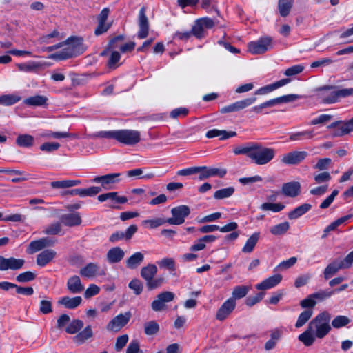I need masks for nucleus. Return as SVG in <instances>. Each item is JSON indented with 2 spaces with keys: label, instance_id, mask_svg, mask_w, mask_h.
Returning a JSON list of instances; mask_svg holds the SVG:
<instances>
[{
  "label": "nucleus",
  "instance_id": "obj_4",
  "mask_svg": "<svg viewBox=\"0 0 353 353\" xmlns=\"http://www.w3.org/2000/svg\"><path fill=\"white\" fill-rule=\"evenodd\" d=\"M83 39L78 37H70L64 42L54 45L57 49L68 45V47L63 48L61 51L54 53L50 56V58L58 60H65L75 56L80 46L82 45Z\"/></svg>",
  "mask_w": 353,
  "mask_h": 353
},
{
  "label": "nucleus",
  "instance_id": "obj_26",
  "mask_svg": "<svg viewBox=\"0 0 353 353\" xmlns=\"http://www.w3.org/2000/svg\"><path fill=\"white\" fill-rule=\"evenodd\" d=\"M144 261V255L141 252H137L132 254L125 261V265L128 269H137Z\"/></svg>",
  "mask_w": 353,
  "mask_h": 353
},
{
  "label": "nucleus",
  "instance_id": "obj_62",
  "mask_svg": "<svg viewBox=\"0 0 353 353\" xmlns=\"http://www.w3.org/2000/svg\"><path fill=\"white\" fill-rule=\"evenodd\" d=\"M333 294L334 292L327 290H320L317 292L311 294V296L313 297L314 300L317 299L319 301H323L327 298H330Z\"/></svg>",
  "mask_w": 353,
  "mask_h": 353
},
{
  "label": "nucleus",
  "instance_id": "obj_37",
  "mask_svg": "<svg viewBox=\"0 0 353 353\" xmlns=\"http://www.w3.org/2000/svg\"><path fill=\"white\" fill-rule=\"evenodd\" d=\"M21 100V97L17 94H3L0 96V105L9 106L14 105Z\"/></svg>",
  "mask_w": 353,
  "mask_h": 353
},
{
  "label": "nucleus",
  "instance_id": "obj_31",
  "mask_svg": "<svg viewBox=\"0 0 353 353\" xmlns=\"http://www.w3.org/2000/svg\"><path fill=\"white\" fill-rule=\"evenodd\" d=\"M236 135V132L230 131L227 132L226 130H220L217 129H212L207 132L206 137L208 138H214L220 137L221 140H225L230 137H235Z\"/></svg>",
  "mask_w": 353,
  "mask_h": 353
},
{
  "label": "nucleus",
  "instance_id": "obj_52",
  "mask_svg": "<svg viewBox=\"0 0 353 353\" xmlns=\"http://www.w3.org/2000/svg\"><path fill=\"white\" fill-rule=\"evenodd\" d=\"M168 223L167 219L164 218H156L154 219L144 220L142 221L143 225H148L151 229L156 228Z\"/></svg>",
  "mask_w": 353,
  "mask_h": 353
},
{
  "label": "nucleus",
  "instance_id": "obj_45",
  "mask_svg": "<svg viewBox=\"0 0 353 353\" xmlns=\"http://www.w3.org/2000/svg\"><path fill=\"white\" fill-rule=\"evenodd\" d=\"M290 228V224L285 221L276 225L272 226L270 228V232L273 235L279 236L284 234Z\"/></svg>",
  "mask_w": 353,
  "mask_h": 353
},
{
  "label": "nucleus",
  "instance_id": "obj_19",
  "mask_svg": "<svg viewBox=\"0 0 353 353\" xmlns=\"http://www.w3.org/2000/svg\"><path fill=\"white\" fill-rule=\"evenodd\" d=\"M57 252L54 250H44L37 255V264L40 267H44L50 263L57 256Z\"/></svg>",
  "mask_w": 353,
  "mask_h": 353
},
{
  "label": "nucleus",
  "instance_id": "obj_61",
  "mask_svg": "<svg viewBox=\"0 0 353 353\" xmlns=\"http://www.w3.org/2000/svg\"><path fill=\"white\" fill-rule=\"evenodd\" d=\"M39 312L43 314H48L52 312V302L49 300H42L40 302Z\"/></svg>",
  "mask_w": 353,
  "mask_h": 353
},
{
  "label": "nucleus",
  "instance_id": "obj_6",
  "mask_svg": "<svg viewBox=\"0 0 353 353\" xmlns=\"http://www.w3.org/2000/svg\"><path fill=\"white\" fill-rule=\"evenodd\" d=\"M272 39L270 37H261L256 41L248 44V50L253 54H261L270 50L272 47Z\"/></svg>",
  "mask_w": 353,
  "mask_h": 353
},
{
  "label": "nucleus",
  "instance_id": "obj_20",
  "mask_svg": "<svg viewBox=\"0 0 353 353\" xmlns=\"http://www.w3.org/2000/svg\"><path fill=\"white\" fill-rule=\"evenodd\" d=\"M282 192L290 197H295L301 192V184L298 181L285 183L283 185Z\"/></svg>",
  "mask_w": 353,
  "mask_h": 353
},
{
  "label": "nucleus",
  "instance_id": "obj_33",
  "mask_svg": "<svg viewBox=\"0 0 353 353\" xmlns=\"http://www.w3.org/2000/svg\"><path fill=\"white\" fill-rule=\"evenodd\" d=\"M314 137L313 130H304L301 132H292L289 135V141H299L305 139H311Z\"/></svg>",
  "mask_w": 353,
  "mask_h": 353
},
{
  "label": "nucleus",
  "instance_id": "obj_24",
  "mask_svg": "<svg viewBox=\"0 0 353 353\" xmlns=\"http://www.w3.org/2000/svg\"><path fill=\"white\" fill-rule=\"evenodd\" d=\"M290 82V79H283L281 80H279L278 81H276L272 84L267 85L264 87H262L257 90L255 92L256 94H264L266 93H269L270 92H272L282 86L285 85L286 84L289 83Z\"/></svg>",
  "mask_w": 353,
  "mask_h": 353
},
{
  "label": "nucleus",
  "instance_id": "obj_58",
  "mask_svg": "<svg viewBox=\"0 0 353 353\" xmlns=\"http://www.w3.org/2000/svg\"><path fill=\"white\" fill-rule=\"evenodd\" d=\"M128 340L129 337L128 334H123L118 336L114 345L115 350L117 352L121 351L126 345Z\"/></svg>",
  "mask_w": 353,
  "mask_h": 353
},
{
  "label": "nucleus",
  "instance_id": "obj_30",
  "mask_svg": "<svg viewBox=\"0 0 353 353\" xmlns=\"http://www.w3.org/2000/svg\"><path fill=\"white\" fill-rule=\"evenodd\" d=\"M157 267L154 264H148L141 270V276L145 280V283L154 278L157 273Z\"/></svg>",
  "mask_w": 353,
  "mask_h": 353
},
{
  "label": "nucleus",
  "instance_id": "obj_57",
  "mask_svg": "<svg viewBox=\"0 0 353 353\" xmlns=\"http://www.w3.org/2000/svg\"><path fill=\"white\" fill-rule=\"evenodd\" d=\"M314 179L316 183L321 184V183H326L329 182L331 180L332 176H331L330 172H323L314 174Z\"/></svg>",
  "mask_w": 353,
  "mask_h": 353
},
{
  "label": "nucleus",
  "instance_id": "obj_60",
  "mask_svg": "<svg viewBox=\"0 0 353 353\" xmlns=\"http://www.w3.org/2000/svg\"><path fill=\"white\" fill-rule=\"evenodd\" d=\"M60 147V144L57 142H46L40 145L41 150L46 152H52L57 150Z\"/></svg>",
  "mask_w": 353,
  "mask_h": 353
},
{
  "label": "nucleus",
  "instance_id": "obj_44",
  "mask_svg": "<svg viewBox=\"0 0 353 353\" xmlns=\"http://www.w3.org/2000/svg\"><path fill=\"white\" fill-rule=\"evenodd\" d=\"M313 312L312 310H306L302 312L296 322L295 327L299 328L303 326L312 317Z\"/></svg>",
  "mask_w": 353,
  "mask_h": 353
},
{
  "label": "nucleus",
  "instance_id": "obj_13",
  "mask_svg": "<svg viewBox=\"0 0 353 353\" xmlns=\"http://www.w3.org/2000/svg\"><path fill=\"white\" fill-rule=\"evenodd\" d=\"M145 12L146 8L145 6H143L139 12L138 25L139 30L137 33V37L141 39L147 37L149 32V21Z\"/></svg>",
  "mask_w": 353,
  "mask_h": 353
},
{
  "label": "nucleus",
  "instance_id": "obj_12",
  "mask_svg": "<svg viewBox=\"0 0 353 353\" xmlns=\"http://www.w3.org/2000/svg\"><path fill=\"white\" fill-rule=\"evenodd\" d=\"M25 263L22 259H16L14 257L5 258L0 255V271H6L8 270H17L21 269Z\"/></svg>",
  "mask_w": 353,
  "mask_h": 353
},
{
  "label": "nucleus",
  "instance_id": "obj_25",
  "mask_svg": "<svg viewBox=\"0 0 353 353\" xmlns=\"http://www.w3.org/2000/svg\"><path fill=\"white\" fill-rule=\"evenodd\" d=\"M68 290L72 294L81 293L84 290L79 276L74 275L68 279L67 282Z\"/></svg>",
  "mask_w": 353,
  "mask_h": 353
},
{
  "label": "nucleus",
  "instance_id": "obj_32",
  "mask_svg": "<svg viewBox=\"0 0 353 353\" xmlns=\"http://www.w3.org/2000/svg\"><path fill=\"white\" fill-rule=\"evenodd\" d=\"M311 208L312 205L309 203L302 204L290 212L288 216L291 220L296 219L307 212Z\"/></svg>",
  "mask_w": 353,
  "mask_h": 353
},
{
  "label": "nucleus",
  "instance_id": "obj_51",
  "mask_svg": "<svg viewBox=\"0 0 353 353\" xmlns=\"http://www.w3.org/2000/svg\"><path fill=\"white\" fill-rule=\"evenodd\" d=\"M285 205L281 203H264L261 205L262 210L268 211L270 210L274 212H278L283 210Z\"/></svg>",
  "mask_w": 353,
  "mask_h": 353
},
{
  "label": "nucleus",
  "instance_id": "obj_47",
  "mask_svg": "<svg viewBox=\"0 0 353 353\" xmlns=\"http://www.w3.org/2000/svg\"><path fill=\"white\" fill-rule=\"evenodd\" d=\"M191 32L197 39L203 38L205 36V31L202 24L196 19L192 27Z\"/></svg>",
  "mask_w": 353,
  "mask_h": 353
},
{
  "label": "nucleus",
  "instance_id": "obj_56",
  "mask_svg": "<svg viewBox=\"0 0 353 353\" xmlns=\"http://www.w3.org/2000/svg\"><path fill=\"white\" fill-rule=\"evenodd\" d=\"M61 224L59 222L53 223L48 225L43 230V233L48 235H56L61 232Z\"/></svg>",
  "mask_w": 353,
  "mask_h": 353
},
{
  "label": "nucleus",
  "instance_id": "obj_53",
  "mask_svg": "<svg viewBox=\"0 0 353 353\" xmlns=\"http://www.w3.org/2000/svg\"><path fill=\"white\" fill-rule=\"evenodd\" d=\"M130 289L133 290L135 295H139L141 294L143 290V283L138 279H132L128 284Z\"/></svg>",
  "mask_w": 353,
  "mask_h": 353
},
{
  "label": "nucleus",
  "instance_id": "obj_64",
  "mask_svg": "<svg viewBox=\"0 0 353 353\" xmlns=\"http://www.w3.org/2000/svg\"><path fill=\"white\" fill-rule=\"evenodd\" d=\"M126 353H143L140 349L139 342L137 340H132L126 349Z\"/></svg>",
  "mask_w": 353,
  "mask_h": 353
},
{
  "label": "nucleus",
  "instance_id": "obj_1",
  "mask_svg": "<svg viewBox=\"0 0 353 353\" xmlns=\"http://www.w3.org/2000/svg\"><path fill=\"white\" fill-rule=\"evenodd\" d=\"M330 320L331 314L327 311L318 314L309 323L305 331L299 336V340L309 347L314 344L316 339H323L332 330Z\"/></svg>",
  "mask_w": 353,
  "mask_h": 353
},
{
  "label": "nucleus",
  "instance_id": "obj_17",
  "mask_svg": "<svg viewBox=\"0 0 353 353\" xmlns=\"http://www.w3.org/2000/svg\"><path fill=\"white\" fill-rule=\"evenodd\" d=\"M307 156L305 151H293L285 154L281 162L286 165H297L302 162Z\"/></svg>",
  "mask_w": 353,
  "mask_h": 353
},
{
  "label": "nucleus",
  "instance_id": "obj_18",
  "mask_svg": "<svg viewBox=\"0 0 353 353\" xmlns=\"http://www.w3.org/2000/svg\"><path fill=\"white\" fill-rule=\"evenodd\" d=\"M347 269L342 259H336L329 263L323 271V276L325 279H328L340 270Z\"/></svg>",
  "mask_w": 353,
  "mask_h": 353
},
{
  "label": "nucleus",
  "instance_id": "obj_21",
  "mask_svg": "<svg viewBox=\"0 0 353 353\" xmlns=\"http://www.w3.org/2000/svg\"><path fill=\"white\" fill-rule=\"evenodd\" d=\"M282 280L281 274H275L263 281L256 285V288L259 290H265L277 285Z\"/></svg>",
  "mask_w": 353,
  "mask_h": 353
},
{
  "label": "nucleus",
  "instance_id": "obj_38",
  "mask_svg": "<svg viewBox=\"0 0 353 353\" xmlns=\"http://www.w3.org/2000/svg\"><path fill=\"white\" fill-rule=\"evenodd\" d=\"M48 99L41 95H36L26 99L23 103L30 106H41L46 103Z\"/></svg>",
  "mask_w": 353,
  "mask_h": 353
},
{
  "label": "nucleus",
  "instance_id": "obj_5",
  "mask_svg": "<svg viewBox=\"0 0 353 353\" xmlns=\"http://www.w3.org/2000/svg\"><path fill=\"white\" fill-rule=\"evenodd\" d=\"M300 97L298 94H288L283 95L279 97H276L269 101H267L259 105H256L252 108L251 110L256 114H261L263 112V110L266 108H270L275 106L276 105H279L281 103H287L292 101H294L299 99Z\"/></svg>",
  "mask_w": 353,
  "mask_h": 353
},
{
  "label": "nucleus",
  "instance_id": "obj_3",
  "mask_svg": "<svg viewBox=\"0 0 353 353\" xmlns=\"http://www.w3.org/2000/svg\"><path fill=\"white\" fill-rule=\"evenodd\" d=\"M94 137L112 139L127 145H134L141 140V133L138 130L128 129L99 131Z\"/></svg>",
  "mask_w": 353,
  "mask_h": 353
},
{
  "label": "nucleus",
  "instance_id": "obj_15",
  "mask_svg": "<svg viewBox=\"0 0 353 353\" xmlns=\"http://www.w3.org/2000/svg\"><path fill=\"white\" fill-rule=\"evenodd\" d=\"M174 294L171 292L165 291L159 294L157 299L152 301L151 304L152 309L155 312H159L164 309L165 303L173 301Z\"/></svg>",
  "mask_w": 353,
  "mask_h": 353
},
{
  "label": "nucleus",
  "instance_id": "obj_7",
  "mask_svg": "<svg viewBox=\"0 0 353 353\" xmlns=\"http://www.w3.org/2000/svg\"><path fill=\"white\" fill-rule=\"evenodd\" d=\"M190 210L188 206L181 205L171 210L172 217L167 219L168 223L170 225H181L185 222V219L188 216Z\"/></svg>",
  "mask_w": 353,
  "mask_h": 353
},
{
  "label": "nucleus",
  "instance_id": "obj_9",
  "mask_svg": "<svg viewBox=\"0 0 353 353\" xmlns=\"http://www.w3.org/2000/svg\"><path fill=\"white\" fill-rule=\"evenodd\" d=\"M121 175V173H111L96 176L92 181L94 183H101V187L104 190H110L113 188V185L115 183H117L121 181L119 179Z\"/></svg>",
  "mask_w": 353,
  "mask_h": 353
},
{
  "label": "nucleus",
  "instance_id": "obj_42",
  "mask_svg": "<svg viewBox=\"0 0 353 353\" xmlns=\"http://www.w3.org/2000/svg\"><path fill=\"white\" fill-rule=\"evenodd\" d=\"M250 290V288L246 285H237L234 288L232 291V296L230 299H234L236 301V299H240L245 297Z\"/></svg>",
  "mask_w": 353,
  "mask_h": 353
},
{
  "label": "nucleus",
  "instance_id": "obj_22",
  "mask_svg": "<svg viewBox=\"0 0 353 353\" xmlns=\"http://www.w3.org/2000/svg\"><path fill=\"white\" fill-rule=\"evenodd\" d=\"M61 223L68 227L79 225L81 222V217L79 212L63 214L61 217Z\"/></svg>",
  "mask_w": 353,
  "mask_h": 353
},
{
  "label": "nucleus",
  "instance_id": "obj_63",
  "mask_svg": "<svg viewBox=\"0 0 353 353\" xmlns=\"http://www.w3.org/2000/svg\"><path fill=\"white\" fill-rule=\"evenodd\" d=\"M100 292V288L95 284H90L84 292V297L85 299H90Z\"/></svg>",
  "mask_w": 353,
  "mask_h": 353
},
{
  "label": "nucleus",
  "instance_id": "obj_59",
  "mask_svg": "<svg viewBox=\"0 0 353 353\" xmlns=\"http://www.w3.org/2000/svg\"><path fill=\"white\" fill-rule=\"evenodd\" d=\"M332 117H333L330 114H321L318 117L311 120L310 125H314L319 124H325L329 122L332 119Z\"/></svg>",
  "mask_w": 353,
  "mask_h": 353
},
{
  "label": "nucleus",
  "instance_id": "obj_39",
  "mask_svg": "<svg viewBox=\"0 0 353 353\" xmlns=\"http://www.w3.org/2000/svg\"><path fill=\"white\" fill-rule=\"evenodd\" d=\"M34 139L32 135L30 134H20L16 139V143L23 148H28L33 145Z\"/></svg>",
  "mask_w": 353,
  "mask_h": 353
},
{
  "label": "nucleus",
  "instance_id": "obj_29",
  "mask_svg": "<svg viewBox=\"0 0 353 353\" xmlns=\"http://www.w3.org/2000/svg\"><path fill=\"white\" fill-rule=\"evenodd\" d=\"M93 336V331L91 325H87L82 331L73 337V341L79 345L84 343Z\"/></svg>",
  "mask_w": 353,
  "mask_h": 353
},
{
  "label": "nucleus",
  "instance_id": "obj_54",
  "mask_svg": "<svg viewBox=\"0 0 353 353\" xmlns=\"http://www.w3.org/2000/svg\"><path fill=\"white\" fill-rule=\"evenodd\" d=\"M36 278V274L27 271L18 274L16 277V281L19 283H27L34 280Z\"/></svg>",
  "mask_w": 353,
  "mask_h": 353
},
{
  "label": "nucleus",
  "instance_id": "obj_14",
  "mask_svg": "<svg viewBox=\"0 0 353 353\" xmlns=\"http://www.w3.org/2000/svg\"><path fill=\"white\" fill-rule=\"evenodd\" d=\"M97 199L100 202H104L110 200L112 203L108 206L111 208H119L116 204H123L128 201V199L125 196H119L117 192H108L98 196Z\"/></svg>",
  "mask_w": 353,
  "mask_h": 353
},
{
  "label": "nucleus",
  "instance_id": "obj_8",
  "mask_svg": "<svg viewBox=\"0 0 353 353\" xmlns=\"http://www.w3.org/2000/svg\"><path fill=\"white\" fill-rule=\"evenodd\" d=\"M132 317V313L128 311L114 317L107 325L106 329L110 332H117L125 326Z\"/></svg>",
  "mask_w": 353,
  "mask_h": 353
},
{
  "label": "nucleus",
  "instance_id": "obj_34",
  "mask_svg": "<svg viewBox=\"0 0 353 353\" xmlns=\"http://www.w3.org/2000/svg\"><path fill=\"white\" fill-rule=\"evenodd\" d=\"M294 0H279L278 10L281 17H287L293 6Z\"/></svg>",
  "mask_w": 353,
  "mask_h": 353
},
{
  "label": "nucleus",
  "instance_id": "obj_16",
  "mask_svg": "<svg viewBox=\"0 0 353 353\" xmlns=\"http://www.w3.org/2000/svg\"><path fill=\"white\" fill-rule=\"evenodd\" d=\"M236 305V303L234 299H227L217 310L216 319L221 321L226 319L234 311Z\"/></svg>",
  "mask_w": 353,
  "mask_h": 353
},
{
  "label": "nucleus",
  "instance_id": "obj_41",
  "mask_svg": "<svg viewBox=\"0 0 353 353\" xmlns=\"http://www.w3.org/2000/svg\"><path fill=\"white\" fill-rule=\"evenodd\" d=\"M83 322L80 319H74L70 322L65 328V332L70 334L79 333L83 327Z\"/></svg>",
  "mask_w": 353,
  "mask_h": 353
},
{
  "label": "nucleus",
  "instance_id": "obj_2",
  "mask_svg": "<svg viewBox=\"0 0 353 353\" xmlns=\"http://www.w3.org/2000/svg\"><path fill=\"white\" fill-rule=\"evenodd\" d=\"M236 155L248 156L253 163L258 165H263L272 161L276 155V150L272 148L264 146L258 142H248L234 148Z\"/></svg>",
  "mask_w": 353,
  "mask_h": 353
},
{
  "label": "nucleus",
  "instance_id": "obj_35",
  "mask_svg": "<svg viewBox=\"0 0 353 353\" xmlns=\"http://www.w3.org/2000/svg\"><path fill=\"white\" fill-rule=\"evenodd\" d=\"M260 237L259 232H254L247 240L245 244L242 248V252L244 253H250L253 251L255 245H256Z\"/></svg>",
  "mask_w": 353,
  "mask_h": 353
},
{
  "label": "nucleus",
  "instance_id": "obj_27",
  "mask_svg": "<svg viewBox=\"0 0 353 353\" xmlns=\"http://www.w3.org/2000/svg\"><path fill=\"white\" fill-rule=\"evenodd\" d=\"M99 266L95 263H89L79 270L81 276L93 278L99 274Z\"/></svg>",
  "mask_w": 353,
  "mask_h": 353
},
{
  "label": "nucleus",
  "instance_id": "obj_48",
  "mask_svg": "<svg viewBox=\"0 0 353 353\" xmlns=\"http://www.w3.org/2000/svg\"><path fill=\"white\" fill-rule=\"evenodd\" d=\"M159 330V324L154 321H150L144 324V332L146 335H154Z\"/></svg>",
  "mask_w": 353,
  "mask_h": 353
},
{
  "label": "nucleus",
  "instance_id": "obj_40",
  "mask_svg": "<svg viewBox=\"0 0 353 353\" xmlns=\"http://www.w3.org/2000/svg\"><path fill=\"white\" fill-rule=\"evenodd\" d=\"M41 65L35 61H28L24 63H19L17 65L19 70L26 72H31L37 71L39 68H41Z\"/></svg>",
  "mask_w": 353,
  "mask_h": 353
},
{
  "label": "nucleus",
  "instance_id": "obj_36",
  "mask_svg": "<svg viewBox=\"0 0 353 353\" xmlns=\"http://www.w3.org/2000/svg\"><path fill=\"white\" fill-rule=\"evenodd\" d=\"M327 128L332 130V136L334 137H342L347 134L343 127L342 121H338L331 123L327 126Z\"/></svg>",
  "mask_w": 353,
  "mask_h": 353
},
{
  "label": "nucleus",
  "instance_id": "obj_55",
  "mask_svg": "<svg viewBox=\"0 0 353 353\" xmlns=\"http://www.w3.org/2000/svg\"><path fill=\"white\" fill-rule=\"evenodd\" d=\"M157 264L161 268L168 269L170 271L176 270L175 261L172 258H164L161 261H157Z\"/></svg>",
  "mask_w": 353,
  "mask_h": 353
},
{
  "label": "nucleus",
  "instance_id": "obj_28",
  "mask_svg": "<svg viewBox=\"0 0 353 353\" xmlns=\"http://www.w3.org/2000/svg\"><path fill=\"white\" fill-rule=\"evenodd\" d=\"M82 299L81 296L70 297L63 296L58 301V303L63 305L67 309H75L81 305Z\"/></svg>",
  "mask_w": 353,
  "mask_h": 353
},
{
  "label": "nucleus",
  "instance_id": "obj_43",
  "mask_svg": "<svg viewBox=\"0 0 353 353\" xmlns=\"http://www.w3.org/2000/svg\"><path fill=\"white\" fill-rule=\"evenodd\" d=\"M351 322V320L349 317L343 315L336 316L332 321V325L334 328L339 329L347 325Z\"/></svg>",
  "mask_w": 353,
  "mask_h": 353
},
{
  "label": "nucleus",
  "instance_id": "obj_23",
  "mask_svg": "<svg viewBox=\"0 0 353 353\" xmlns=\"http://www.w3.org/2000/svg\"><path fill=\"white\" fill-rule=\"evenodd\" d=\"M124 256L125 252L120 247H114L108 251L106 259L110 263H117L120 262Z\"/></svg>",
  "mask_w": 353,
  "mask_h": 353
},
{
  "label": "nucleus",
  "instance_id": "obj_10",
  "mask_svg": "<svg viewBox=\"0 0 353 353\" xmlns=\"http://www.w3.org/2000/svg\"><path fill=\"white\" fill-rule=\"evenodd\" d=\"M256 97L247 98L222 107L219 111L222 114L238 112L251 105L256 101Z\"/></svg>",
  "mask_w": 353,
  "mask_h": 353
},
{
  "label": "nucleus",
  "instance_id": "obj_50",
  "mask_svg": "<svg viewBox=\"0 0 353 353\" xmlns=\"http://www.w3.org/2000/svg\"><path fill=\"white\" fill-rule=\"evenodd\" d=\"M44 248H45L43 246V241H42L41 239H39L36 241H32L30 243V244L27 248V252L28 254H32L42 250Z\"/></svg>",
  "mask_w": 353,
  "mask_h": 353
},
{
  "label": "nucleus",
  "instance_id": "obj_11",
  "mask_svg": "<svg viewBox=\"0 0 353 353\" xmlns=\"http://www.w3.org/2000/svg\"><path fill=\"white\" fill-rule=\"evenodd\" d=\"M226 173L227 170L223 168L199 166V179L203 181L212 176L222 178Z\"/></svg>",
  "mask_w": 353,
  "mask_h": 353
},
{
  "label": "nucleus",
  "instance_id": "obj_49",
  "mask_svg": "<svg viewBox=\"0 0 353 353\" xmlns=\"http://www.w3.org/2000/svg\"><path fill=\"white\" fill-rule=\"evenodd\" d=\"M165 282V279L163 276L152 278L151 280L146 283V287L148 290H153L160 288Z\"/></svg>",
  "mask_w": 353,
  "mask_h": 353
},
{
  "label": "nucleus",
  "instance_id": "obj_46",
  "mask_svg": "<svg viewBox=\"0 0 353 353\" xmlns=\"http://www.w3.org/2000/svg\"><path fill=\"white\" fill-rule=\"evenodd\" d=\"M234 192L233 187L220 189L214 193V198L216 199H223L230 197Z\"/></svg>",
  "mask_w": 353,
  "mask_h": 353
}]
</instances>
